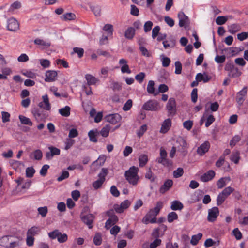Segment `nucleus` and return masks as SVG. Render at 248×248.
I'll return each instance as SVG.
<instances>
[{
    "mask_svg": "<svg viewBox=\"0 0 248 248\" xmlns=\"http://www.w3.org/2000/svg\"><path fill=\"white\" fill-rule=\"evenodd\" d=\"M163 206V203L162 202H158L156 206L154 208L150 209L143 217L142 222L145 224H147L149 223H156V216L159 214L160 210L162 208Z\"/></svg>",
    "mask_w": 248,
    "mask_h": 248,
    "instance_id": "obj_1",
    "label": "nucleus"
},
{
    "mask_svg": "<svg viewBox=\"0 0 248 248\" xmlns=\"http://www.w3.org/2000/svg\"><path fill=\"white\" fill-rule=\"evenodd\" d=\"M138 167L132 166L125 172L124 176L126 180L133 186L137 185L138 183L139 180L138 175Z\"/></svg>",
    "mask_w": 248,
    "mask_h": 248,
    "instance_id": "obj_2",
    "label": "nucleus"
},
{
    "mask_svg": "<svg viewBox=\"0 0 248 248\" xmlns=\"http://www.w3.org/2000/svg\"><path fill=\"white\" fill-rule=\"evenodd\" d=\"M108 174V169L103 168L98 175L99 179L93 183V186L95 189L100 188L105 181V177Z\"/></svg>",
    "mask_w": 248,
    "mask_h": 248,
    "instance_id": "obj_3",
    "label": "nucleus"
},
{
    "mask_svg": "<svg viewBox=\"0 0 248 248\" xmlns=\"http://www.w3.org/2000/svg\"><path fill=\"white\" fill-rule=\"evenodd\" d=\"M159 103L155 100H149L145 102L143 106L142 109L148 111H158L161 108Z\"/></svg>",
    "mask_w": 248,
    "mask_h": 248,
    "instance_id": "obj_4",
    "label": "nucleus"
},
{
    "mask_svg": "<svg viewBox=\"0 0 248 248\" xmlns=\"http://www.w3.org/2000/svg\"><path fill=\"white\" fill-rule=\"evenodd\" d=\"M168 116L173 117L176 113V101L174 98H170L166 105Z\"/></svg>",
    "mask_w": 248,
    "mask_h": 248,
    "instance_id": "obj_5",
    "label": "nucleus"
},
{
    "mask_svg": "<svg viewBox=\"0 0 248 248\" xmlns=\"http://www.w3.org/2000/svg\"><path fill=\"white\" fill-rule=\"evenodd\" d=\"M219 211L218 207H213L208 210L207 220L210 222L215 221L218 216Z\"/></svg>",
    "mask_w": 248,
    "mask_h": 248,
    "instance_id": "obj_6",
    "label": "nucleus"
},
{
    "mask_svg": "<svg viewBox=\"0 0 248 248\" xmlns=\"http://www.w3.org/2000/svg\"><path fill=\"white\" fill-rule=\"evenodd\" d=\"M7 30L11 31H16L19 29V23L16 18L12 17L7 20Z\"/></svg>",
    "mask_w": 248,
    "mask_h": 248,
    "instance_id": "obj_7",
    "label": "nucleus"
},
{
    "mask_svg": "<svg viewBox=\"0 0 248 248\" xmlns=\"http://www.w3.org/2000/svg\"><path fill=\"white\" fill-rule=\"evenodd\" d=\"M113 213V210H110L107 212V214L108 216L110 217V218L106 221L105 223V228L107 229H109L112 225L115 224L118 220V217L116 215H112Z\"/></svg>",
    "mask_w": 248,
    "mask_h": 248,
    "instance_id": "obj_8",
    "label": "nucleus"
},
{
    "mask_svg": "<svg viewBox=\"0 0 248 248\" xmlns=\"http://www.w3.org/2000/svg\"><path fill=\"white\" fill-rule=\"evenodd\" d=\"M131 204V202L126 200L122 202L120 205L119 204H114V209L115 211L118 213H121L123 212V211L127 209Z\"/></svg>",
    "mask_w": 248,
    "mask_h": 248,
    "instance_id": "obj_9",
    "label": "nucleus"
},
{
    "mask_svg": "<svg viewBox=\"0 0 248 248\" xmlns=\"http://www.w3.org/2000/svg\"><path fill=\"white\" fill-rule=\"evenodd\" d=\"M210 147V144L209 142L206 141L198 147L197 153L200 156H202L209 151Z\"/></svg>",
    "mask_w": 248,
    "mask_h": 248,
    "instance_id": "obj_10",
    "label": "nucleus"
},
{
    "mask_svg": "<svg viewBox=\"0 0 248 248\" xmlns=\"http://www.w3.org/2000/svg\"><path fill=\"white\" fill-rule=\"evenodd\" d=\"M105 119L107 122L114 124L121 120V116L118 113L111 114L106 116Z\"/></svg>",
    "mask_w": 248,
    "mask_h": 248,
    "instance_id": "obj_11",
    "label": "nucleus"
},
{
    "mask_svg": "<svg viewBox=\"0 0 248 248\" xmlns=\"http://www.w3.org/2000/svg\"><path fill=\"white\" fill-rule=\"evenodd\" d=\"M171 124L172 122L171 119L168 118L165 119L162 123L160 132L163 134L167 133L170 128Z\"/></svg>",
    "mask_w": 248,
    "mask_h": 248,
    "instance_id": "obj_12",
    "label": "nucleus"
},
{
    "mask_svg": "<svg viewBox=\"0 0 248 248\" xmlns=\"http://www.w3.org/2000/svg\"><path fill=\"white\" fill-rule=\"evenodd\" d=\"M45 76V81L46 82H53L56 79L57 72L54 70H48L46 72Z\"/></svg>",
    "mask_w": 248,
    "mask_h": 248,
    "instance_id": "obj_13",
    "label": "nucleus"
},
{
    "mask_svg": "<svg viewBox=\"0 0 248 248\" xmlns=\"http://www.w3.org/2000/svg\"><path fill=\"white\" fill-rule=\"evenodd\" d=\"M82 221L86 224L89 229H92L93 227V223L94 220V216L91 214L83 216L81 217Z\"/></svg>",
    "mask_w": 248,
    "mask_h": 248,
    "instance_id": "obj_14",
    "label": "nucleus"
},
{
    "mask_svg": "<svg viewBox=\"0 0 248 248\" xmlns=\"http://www.w3.org/2000/svg\"><path fill=\"white\" fill-rule=\"evenodd\" d=\"M179 18V25L181 27H185L188 23L189 19L188 17L183 12H179L178 14Z\"/></svg>",
    "mask_w": 248,
    "mask_h": 248,
    "instance_id": "obj_15",
    "label": "nucleus"
},
{
    "mask_svg": "<svg viewBox=\"0 0 248 248\" xmlns=\"http://www.w3.org/2000/svg\"><path fill=\"white\" fill-rule=\"evenodd\" d=\"M247 87H244L242 90L239 92L236 95V101L237 102L241 105L243 103L245 100L244 97L247 95Z\"/></svg>",
    "mask_w": 248,
    "mask_h": 248,
    "instance_id": "obj_16",
    "label": "nucleus"
},
{
    "mask_svg": "<svg viewBox=\"0 0 248 248\" xmlns=\"http://www.w3.org/2000/svg\"><path fill=\"white\" fill-rule=\"evenodd\" d=\"M215 172L213 170H209L200 177V180L203 182L209 181L213 179Z\"/></svg>",
    "mask_w": 248,
    "mask_h": 248,
    "instance_id": "obj_17",
    "label": "nucleus"
},
{
    "mask_svg": "<svg viewBox=\"0 0 248 248\" xmlns=\"http://www.w3.org/2000/svg\"><path fill=\"white\" fill-rule=\"evenodd\" d=\"M173 181L170 179L167 180L159 189V192L162 194L165 193L168 191L173 185Z\"/></svg>",
    "mask_w": 248,
    "mask_h": 248,
    "instance_id": "obj_18",
    "label": "nucleus"
},
{
    "mask_svg": "<svg viewBox=\"0 0 248 248\" xmlns=\"http://www.w3.org/2000/svg\"><path fill=\"white\" fill-rule=\"evenodd\" d=\"M42 98L43 101L39 103V107L43 108V109L46 110H50L51 106L49 102L48 96L47 95H45L43 96Z\"/></svg>",
    "mask_w": 248,
    "mask_h": 248,
    "instance_id": "obj_19",
    "label": "nucleus"
},
{
    "mask_svg": "<svg viewBox=\"0 0 248 248\" xmlns=\"http://www.w3.org/2000/svg\"><path fill=\"white\" fill-rule=\"evenodd\" d=\"M41 229L40 227L34 226L28 230L27 235H29L34 237L35 236L39 234L41 232Z\"/></svg>",
    "mask_w": 248,
    "mask_h": 248,
    "instance_id": "obj_20",
    "label": "nucleus"
},
{
    "mask_svg": "<svg viewBox=\"0 0 248 248\" xmlns=\"http://www.w3.org/2000/svg\"><path fill=\"white\" fill-rule=\"evenodd\" d=\"M211 78V77L209 76L206 73L203 74L201 73H198L195 77L196 80L199 82L203 81L204 83L208 82Z\"/></svg>",
    "mask_w": 248,
    "mask_h": 248,
    "instance_id": "obj_21",
    "label": "nucleus"
},
{
    "mask_svg": "<svg viewBox=\"0 0 248 248\" xmlns=\"http://www.w3.org/2000/svg\"><path fill=\"white\" fill-rule=\"evenodd\" d=\"M155 83L153 80H150L147 87V92L150 94H153L154 96H156L158 94V92L155 91L154 88Z\"/></svg>",
    "mask_w": 248,
    "mask_h": 248,
    "instance_id": "obj_22",
    "label": "nucleus"
},
{
    "mask_svg": "<svg viewBox=\"0 0 248 248\" xmlns=\"http://www.w3.org/2000/svg\"><path fill=\"white\" fill-rule=\"evenodd\" d=\"M183 207V204L180 201L177 200L172 202L170 206V208L172 210H181Z\"/></svg>",
    "mask_w": 248,
    "mask_h": 248,
    "instance_id": "obj_23",
    "label": "nucleus"
},
{
    "mask_svg": "<svg viewBox=\"0 0 248 248\" xmlns=\"http://www.w3.org/2000/svg\"><path fill=\"white\" fill-rule=\"evenodd\" d=\"M85 78L87 81V84L89 85H95L99 81V80L97 78L90 74L86 75Z\"/></svg>",
    "mask_w": 248,
    "mask_h": 248,
    "instance_id": "obj_24",
    "label": "nucleus"
},
{
    "mask_svg": "<svg viewBox=\"0 0 248 248\" xmlns=\"http://www.w3.org/2000/svg\"><path fill=\"white\" fill-rule=\"evenodd\" d=\"M135 34V30L133 27H129L125 31L124 36L127 39H132Z\"/></svg>",
    "mask_w": 248,
    "mask_h": 248,
    "instance_id": "obj_25",
    "label": "nucleus"
},
{
    "mask_svg": "<svg viewBox=\"0 0 248 248\" xmlns=\"http://www.w3.org/2000/svg\"><path fill=\"white\" fill-rule=\"evenodd\" d=\"M241 29V26L238 24H232L228 27V31L231 34H234Z\"/></svg>",
    "mask_w": 248,
    "mask_h": 248,
    "instance_id": "obj_26",
    "label": "nucleus"
},
{
    "mask_svg": "<svg viewBox=\"0 0 248 248\" xmlns=\"http://www.w3.org/2000/svg\"><path fill=\"white\" fill-rule=\"evenodd\" d=\"M230 180L229 177H222L219 179L217 182V185L218 189H221L226 185V182Z\"/></svg>",
    "mask_w": 248,
    "mask_h": 248,
    "instance_id": "obj_27",
    "label": "nucleus"
},
{
    "mask_svg": "<svg viewBox=\"0 0 248 248\" xmlns=\"http://www.w3.org/2000/svg\"><path fill=\"white\" fill-rule=\"evenodd\" d=\"M230 158L235 164H238L240 159V153L237 151L232 152Z\"/></svg>",
    "mask_w": 248,
    "mask_h": 248,
    "instance_id": "obj_28",
    "label": "nucleus"
},
{
    "mask_svg": "<svg viewBox=\"0 0 248 248\" xmlns=\"http://www.w3.org/2000/svg\"><path fill=\"white\" fill-rule=\"evenodd\" d=\"M70 108L68 106H66L64 108L59 109L60 114L63 117H68L70 114Z\"/></svg>",
    "mask_w": 248,
    "mask_h": 248,
    "instance_id": "obj_29",
    "label": "nucleus"
},
{
    "mask_svg": "<svg viewBox=\"0 0 248 248\" xmlns=\"http://www.w3.org/2000/svg\"><path fill=\"white\" fill-rule=\"evenodd\" d=\"M19 119L21 123L23 124L28 125L29 126H32L33 124L31 121L28 117L24 116L22 115H19Z\"/></svg>",
    "mask_w": 248,
    "mask_h": 248,
    "instance_id": "obj_30",
    "label": "nucleus"
},
{
    "mask_svg": "<svg viewBox=\"0 0 248 248\" xmlns=\"http://www.w3.org/2000/svg\"><path fill=\"white\" fill-rule=\"evenodd\" d=\"M148 161V156L146 155H141L139 157V166L140 167H144Z\"/></svg>",
    "mask_w": 248,
    "mask_h": 248,
    "instance_id": "obj_31",
    "label": "nucleus"
},
{
    "mask_svg": "<svg viewBox=\"0 0 248 248\" xmlns=\"http://www.w3.org/2000/svg\"><path fill=\"white\" fill-rule=\"evenodd\" d=\"M35 44L39 45L42 46L48 47L50 46L51 44L48 41H46L40 38H36L34 40Z\"/></svg>",
    "mask_w": 248,
    "mask_h": 248,
    "instance_id": "obj_32",
    "label": "nucleus"
},
{
    "mask_svg": "<svg viewBox=\"0 0 248 248\" xmlns=\"http://www.w3.org/2000/svg\"><path fill=\"white\" fill-rule=\"evenodd\" d=\"M156 161L164 166L170 167L171 165V162L167 158L159 157L156 159Z\"/></svg>",
    "mask_w": 248,
    "mask_h": 248,
    "instance_id": "obj_33",
    "label": "nucleus"
},
{
    "mask_svg": "<svg viewBox=\"0 0 248 248\" xmlns=\"http://www.w3.org/2000/svg\"><path fill=\"white\" fill-rule=\"evenodd\" d=\"M202 234L201 232L198 233L196 235H194L192 236L190 243L194 246L196 245L199 241L202 238Z\"/></svg>",
    "mask_w": 248,
    "mask_h": 248,
    "instance_id": "obj_34",
    "label": "nucleus"
},
{
    "mask_svg": "<svg viewBox=\"0 0 248 248\" xmlns=\"http://www.w3.org/2000/svg\"><path fill=\"white\" fill-rule=\"evenodd\" d=\"M103 30L108 32V36L112 35L113 32V27L112 25L110 24H105Z\"/></svg>",
    "mask_w": 248,
    "mask_h": 248,
    "instance_id": "obj_35",
    "label": "nucleus"
},
{
    "mask_svg": "<svg viewBox=\"0 0 248 248\" xmlns=\"http://www.w3.org/2000/svg\"><path fill=\"white\" fill-rule=\"evenodd\" d=\"M241 74V72L239 71V69L237 67L233 68L232 71H231L229 73V76L232 78L238 77L240 76Z\"/></svg>",
    "mask_w": 248,
    "mask_h": 248,
    "instance_id": "obj_36",
    "label": "nucleus"
},
{
    "mask_svg": "<svg viewBox=\"0 0 248 248\" xmlns=\"http://www.w3.org/2000/svg\"><path fill=\"white\" fill-rule=\"evenodd\" d=\"M75 141L71 138H67L64 142V149L66 150L69 149L75 143Z\"/></svg>",
    "mask_w": 248,
    "mask_h": 248,
    "instance_id": "obj_37",
    "label": "nucleus"
},
{
    "mask_svg": "<svg viewBox=\"0 0 248 248\" xmlns=\"http://www.w3.org/2000/svg\"><path fill=\"white\" fill-rule=\"evenodd\" d=\"M110 128V127L109 125H106L105 126L103 127L100 132L101 136L104 137H108L109 134Z\"/></svg>",
    "mask_w": 248,
    "mask_h": 248,
    "instance_id": "obj_38",
    "label": "nucleus"
},
{
    "mask_svg": "<svg viewBox=\"0 0 248 248\" xmlns=\"http://www.w3.org/2000/svg\"><path fill=\"white\" fill-rule=\"evenodd\" d=\"M60 234H61V232L58 229H55V230L48 233L49 237L51 239L57 238Z\"/></svg>",
    "mask_w": 248,
    "mask_h": 248,
    "instance_id": "obj_39",
    "label": "nucleus"
},
{
    "mask_svg": "<svg viewBox=\"0 0 248 248\" xmlns=\"http://www.w3.org/2000/svg\"><path fill=\"white\" fill-rule=\"evenodd\" d=\"M178 217V215L175 212H171L168 215L167 220L169 222L171 223L177 219Z\"/></svg>",
    "mask_w": 248,
    "mask_h": 248,
    "instance_id": "obj_40",
    "label": "nucleus"
},
{
    "mask_svg": "<svg viewBox=\"0 0 248 248\" xmlns=\"http://www.w3.org/2000/svg\"><path fill=\"white\" fill-rule=\"evenodd\" d=\"M234 188L231 186L226 187L221 193L226 198L234 191Z\"/></svg>",
    "mask_w": 248,
    "mask_h": 248,
    "instance_id": "obj_41",
    "label": "nucleus"
},
{
    "mask_svg": "<svg viewBox=\"0 0 248 248\" xmlns=\"http://www.w3.org/2000/svg\"><path fill=\"white\" fill-rule=\"evenodd\" d=\"M76 18V16L72 13H67L62 16V18L64 20H73Z\"/></svg>",
    "mask_w": 248,
    "mask_h": 248,
    "instance_id": "obj_42",
    "label": "nucleus"
},
{
    "mask_svg": "<svg viewBox=\"0 0 248 248\" xmlns=\"http://www.w3.org/2000/svg\"><path fill=\"white\" fill-rule=\"evenodd\" d=\"M93 243L96 246H99L102 243V237L100 234L96 233L93 239Z\"/></svg>",
    "mask_w": 248,
    "mask_h": 248,
    "instance_id": "obj_43",
    "label": "nucleus"
},
{
    "mask_svg": "<svg viewBox=\"0 0 248 248\" xmlns=\"http://www.w3.org/2000/svg\"><path fill=\"white\" fill-rule=\"evenodd\" d=\"M184 173L183 169L182 168H178L176 170H175L173 172V175L174 178H177L181 177Z\"/></svg>",
    "mask_w": 248,
    "mask_h": 248,
    "instance_id": "obj_44",
    "label": "nucleus"
},
{
    "mask_svg": "<svg viewBox=\"0 0 248 248\" xmlns=\"http://www.w3.org/2000/svg\"><path fill=\"white\" fill-rule=\"evenodd\" d=\"M37 210L38 213L41 215L43 217H45L48 212V209L46 206L39 207Z\"/></svg>",
    "mask_w": 248,
    "mask_h": 248,
    "instance_id": "obj_45",
    "label": "nucleus"
},
{
    "mask_svg": "<svg viewBox=\"0 0 248 248\" xmlns=\"http://www.w3.org/2000/svg\"><path fill=\"white\" fill-rule=\"evenodd\" d=\"M33 155L34 156V159L37 160H40L42 158V152L39 149H37L35 150L33 153Z\"/></svg>",
    "mask_w": 248,
    "mask_h": 248,
    "instance_id": "obj_46",
    "label": "nucleus"
},
{
    "mask_svg": "<svg viewBox=\"0 0 248 248\" xmlns=\"http://www.w3.org/2000/svg\"><path fill=\"white\" fill-rule=\"evenodd\" d=\"M88 136L91 141L93 142H96L97 141L96 134L93 130H90L88 132Z\"/></svg>",
    "mask_w": 248,
    "mask_h": 248,
    "instance_id": "obj_47",
    "label": "nucleus"
},
{
    "mask_svg": "<svg viewBox=\"0 0 248 248\" xmlns=\"http://www.w3.org/2000/svg\"><path fill=\"white\" fill-rule=\"evenodd\" d=\"M69 173L67 170H62L61 175L58 177L57 181L59 182L62 181V180L69 177Z\"/></svg>",
    "mask_w": 248,
    "mask_h": 248,
    "instance_id": "obj_48",
    "label": "nucleus"
},
{
    "mask_svg": "<svg viewBox=\"0 0 248 248\" xmlns=\"http://www.w3.org/2000/svg\"><path fill=\"white\" fill-rule=\"evenodd\" d=\"M241 140V137L239 135H235L231 140L230 145L233 147L236 144Z\"/></svg>",
    "mask_w": 248,
    "mask_h": 248,
    "instance_id": "obj_49",
    "label": "nucleus"
},
{
    "mask_svg": "<svg viewBox=\"0 0 248 248\" xmlns=\"http://www.w3.org/2000/svg\"><path fill=\"white\" fill-rule=\"evenodd\" d=\"M145 178L150 180L151 182H154L155 180V177L153 175L151 169H149L145 174Z\"/></svg>",
    "mask_w": 248,
    "mask_h": 248,
    "instance_id": "obj_50",
    "label": "nucleus"
},
{
    "mask_svg": "<svg viewBox=\"0 0 248 248\" xmlns=\"http://www.w3.org/2000/svg\"><path fill=\"white\" fill-rule=\"evenodd\" d=\"M227 19L226 17L223 16H218L216 19V24L218 25H221L225 23Z\"/></svg>",
    "mask_w": 248,
    "mask_h": 248,
    "instance_id": "obj_51",
    "label": "nucleus"
},
{
    "mask_svg": "<svg viewBox=\"0 0 248 248\" xmlns=\"http://www.w3.org/2000/svg\"><path fill=\"white\" fill-rule=\"evenodd\" d=\"M35 172V170L33 167H28L26 170V176L29 178L33 177Z\"/></svg>",
    "mask_w": 248,
    "mask_h": 248,
    "instance_id": "obj_52",
    "label": "nucleus"
},
{
    "mask_svg": "<svg viewBox=\"0 0 248 248\" xmlns=\"http://www.w3.org/2000/svg\"><path fill=\"white\" fill-rule=\"evenodd\" d=\"M232 232L237 240H240L242 238V234L238 228L234 229Z\"/></svg>",
    "mask_w": 248,
    "mask_h": 248,
    "instance_id": "obj_53",
    "label": "nucleus"
},
{
    "mask_svg": "<svg viewBox=\"0 0 248 248\" xmlns=\"http://www.w3.org/2000/svg\"><path fill=\"white\" fill-rule=\"evenodd\" d=\"M147 129V126L146 124H143L140 126V129L137 131V134L139 137H141Z\"/></svg>",
    "mask_w": 248,
    "mask_h": 248,
    "instance_id": "obj_54",
    "label": "nucleus"
},
{
    "mask_svg": "<svg viewBox=\"0 0 248 248\" xmlns=\"http://www.w3.org/2000/svg\"><path fill=\"white\" fill-rule=\"evenodd\" d=\"M145 77V74L144 72H140L135 76V79L140 83H141Z\"/></svg>",
    "mask_w": 248,
    "mask_h": 248,
    "instance_id": "obj_55",
    "label": "nucleus"
},
{
    "mask_svg": "<svg viewBox=\"0 0 248 248\" xmlns=\"http://www.w3.org/2000/svg\"><path fill=\"white\" fill-rule=\"evenodd\" d=\"M68 239V236L65 233L62 234L61 232V234L59 235L57 237L58 241L60 243H62L66 242Z\"/></svg>",
    "mask_w": 248,
    "mask_h": 248,
    "instance_id": "obj_56",
    "label": "nucleus"
},
{
    "mask_svg": "<svg viewBox=\"0 0 248 248\" xmlns=\"http://www.w3.org/2000/svg\"><path fill=\"white\" fill-rule=\"evenodd\" d=\"M40 63L44 68H48L50 65V62L47 59H40Z\"/></svg>",
    "mask_w": 248,
    "mask_h": 248,
    "instance_id": "obj_57",
    "label": "nucleus"
},
{
    "mask_svg": "<svg viewBox=\"0 0 248 248\" xmlns=\"http://www.w3.org/2000/svg\"><path fill=\"white\" fill-rule=\"evenodd\" d=\"M226 199V198L224 195H223L221 193H220L217 198V205L219 206L223 203Z\"/></svg>",
    "mask_w": 248,
    "mask_h": 248,
    "instance_id": "obj_58",
    "label": "nucleus"
},
{
    "mask_svg": "<svg viewBox=\"0 0 248 248\" xmlns=\"http://www.w3.org/2000/svg\"><path fill=\"white\" fill-rule=\"evenodd\" d=\"M1 115L3 123H6L10 121V114L9 113L5 111H2Z\"/></svg>",
    "mask_w": 248,
    "mask_h": 248,
    "instance_id": "obj_59",
    "label": "nucleus"
},
{
    "mask_svg": "<svg viewBox=\"0 0 248 248\" xmlns=\"http://www.w3.org/2000/svg\"><path fill=\"white\" fill-rule=\"evenodd\" d=\"M91 8L95 16H98L101 15V8L99 6L91 7Z\"/></svg>",
    "mask_w": 248,
    "mask_h": 248,
    "instance_id": "obj_60",
    "label": "nucleus"
},
{
    "mask_svg": "<svg viewBox=\"0 0 248 248\" xmlns=\"http://www.w3.org/2000/svg\"><path fill=\"white\" fill-rule=\"evenodd\" d=\"M132 106V100L131 99H128L124 105L123 109L124 111H128L130 109Z\"/></svg>",
    "mask_w": 248,
    "mask_h": 248,
    "instance_id": "obj_61",
    "label": "nucleus"
},
{
    "mask_svg": "<svg viewBox=\"0 0 248 248\" xmlns=\"http://www.w3.org/2000/svg\"><path fill=\"white\" fill-rule=\"evenodd\" d=\"M160 28L159 26L155 27L152 30V37L153 39L155 38L159 34Z\"/></svg>",
    "mask_w": 248,
    "mask_h": 248,
    "instance_id": "obj_62",
    "label": "nucleus"
},
{
    "mask_svg": "<svg viewBox=\"0 0 248 248\" xmlns=\"http://www.w3.org/2000/svg\"><path fill=\"white\" fill-rule=\"evenodd\" d=\"M73 52L78 54L79 58H81L84 54V49L82 48L75 47L73 48Z\"/></svg>",
    "mask_w": 248,
    "mask_h": 248,
    "instance_id": "obj_63",
    "label": "nucleus"
},
{
    "mask_svg": "<svg viewBox=\"0 0 248 248\" xmlns=\"http://www.w3.org/2000/svg\"><path fill=\"white\" fill-rule=\"evenodd\" d=\"M237 39L240 41H242L247 38H248V32H242L240 33H238L237 35Z\"/></svg>",
    "mask_w": 248,
    "mask_h": 248,
    "instance_id": "obj_64",
    "label": "nucleus"
}]
</instances>
